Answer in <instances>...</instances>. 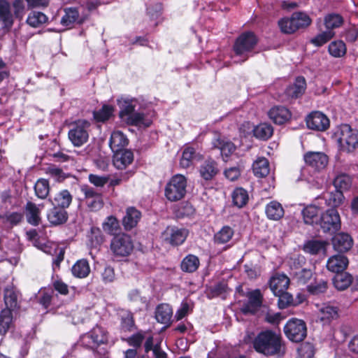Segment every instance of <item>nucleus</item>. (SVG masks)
Here are the masks:
<instances>
[{"label": "nucleus", "mask_w": 358, "mask_h": 358, "mask_svg": "<svg viewBox=\"0 0 358 358\" xmlns=\"http://www.w3.org/2000/svg\"><path fill=\"white\" fill-rule=\"evenodd\" d=\"M117 102L120 109L118 116L122 121L135 111L136 106L132 99L122 98L117 99Z\"/></svg>", "instance_id": "obj_39"}, {"label": "nucleus", "mask_w": 358, "mask_h": 358, "mask_svg": "<svg viewBox=\"0 0 358 358\" xmlns=\"http://www.w3.org/2000/svg\"><path fill=\"white\" fill-rule=\"evenodd\" d=\"M284 332L289 340L299 343L307 335L306 324L304 321L296 318L290 319L284 327Z\"/></svg>", "instance_id": "obj_10"}, {"label": "nucleus", "mask_w": 358, "mask_h": 358, "mask_svg": "<svg viewBox=\"0 0 358 358\" xmlns=\"http://www.w3.org/2000/svg\"><path fill=\"white\" fill-rule=\"evenodd\" d=\"M276 297H278V306L279 308L284 309L289 306L293 301L292 296L287 292V291L282 292V293H279V294H274Z\"/></svg>", "instance_id": "obj_63"}, {"label": "nucleus", "mask_w": 358, "mask_h": 358, "mask_svg": "<svg viewBox=\"0 0 358 358\" xmlns=\"http://www.w3.org/2000/svg\"><path fill=\"white\" fill-rule=\"evenodd\" d=\"M306 164L317 171L324 169L328 164V157L321 152H308L303 156Z\"/></svg>", "instance_id": "obj_19"}, {"label": "nucleus", "mask_w": 358, "mask_h": 358, "mask_svg": "<svg viewBox=\"0 0 358 358\" xmlns=\"http://www.w3.org/2000/svg\"><path fill=\"white\" fill-rule=\"evenodd\" d=\"M218 172L217 163L211 158L205 160L199 167L201 177L207 181L212 180Z\"/></svg>", "instance_id": "obj_25"}, {"label": "nucleus", "mask_w": 358, "mask_h": 358, "mask_svg": "<svg viewBox=\"0 0 358 358\" xmlns=\"http://www.w3.org/2000/svg\"><path fill=\"white\" fill-rule=\"evenodd\" d=\"M145 114L142 112H133L131 115L126 117L123 122L129 126L138 127L143 124L145 127H150L151 122H144Z\"/></svg>", "instance_id": "obj_48"}, {"label": "nucleus", "mask_w": 358, "mask_h": 358, "mask_svg": "<svg viewBox=\"0 0 358 358\" xmlns=\"http://www.w3.org/2000/svg\"><path fill=\"white\" fill-rule=\"evenodd\" d=\"M233 205L242 208L245 207L249 201V194L246 189L241 187H236L231 194Z\"/></svg>", "instance_id": "obj_34"}, {"label": "nucleus", "mask_w": 358, "mask_h": 358, "mask_svg": "<svg viewBox=\"0 0 358 358\" xmlns=\"http://www.w3.org/2000/svg\"><path fill=\"white\" fill-rule=\"evenodd\" d=\"M195 208L189 201L181 202L175 213L178 217L183 218L185 217H190L195 213Z\"/></svg>", "instance_id": "obj_55"}, {"label": "nucleus", "mask_w": 358, "mask_h": 358, "mask_svg": "<svg viewBox=\"0 0 358 358\" xmlns=\"http://www.w3.org/2000/svg\"><path fill=\"white\" fill-rule=\"evenodd\" d=\"M252 171L257 178H262L268 175V160L265 157H258L252 164Z\"/></svg>", "instance_id": "obj_40"}, {"label": "nucleus", "mask_w": 358, "mask_h": 358, "mask_svg": "<svg viewBox=\"0 0 358 358\" xmlns=\"http://www.w3.org/2000/svg\"><path fill=\"white\" fill-rule=\"evenodd\" d=\"M27 222L32 226H38L41 222V210L36 203L27 201L24 207Z\"/></svg>", "instance_id": "obj_29"}, {"label": "nucleus", "mask_w": 358, "mask_h": 358, "mask_svg": "<svg viewBox=\"0 0 358 358\" xmlns=\"http://www.w3.org/2000/svg\"><path fill=\"white\" fill-rule=\"evenodd\" d=\"M327 282L324 280H317L307 287L308 292L313 295H319L327 292Z\"/></svg>", "instance_id": "obj_57"}, {"label": "nucleus", "mask_w": 358, "mask_h": 358, "mask_svg": "<svg viewBox=\"0 0 358 358\" xmlns=\"http://www.w3.org/2000/svg\"><path fill=\"white\" fill-rule=\"evenodd\" d=\"M289 278L285 274H276L270 279V289L273 294H279L287 289Z\"/></svg>", "instance_id": "obj_28"}, {"label": "nucleus", "mask_w": 358, "mask_h": 358, "mask_svg": "<svg viewBox=\"0 0 358 358\" xmlns=\"http://www.w3.org/2000/svg\"><path fill=\"white\" fill-rule=\"evenodd\" d=\"M325 233L334 234L341 228L340 215L336 208H330L322 214L318 222Z\"/></svg>", "instance_id": "obj_13"}, {"label": "nucleus", "mask_w": 358, "mask_h": 358, "mask_svg": "<svg viewBox=\"0 0 358 358\" xmlns=\"http://www.w3.org/2000/svg\"><path fill=\"white\" fill-rule=\"evenodd\" d=\"M199 266V257L194 255L189 254L182 259L180 263V269L183 272L192 273L197 271Z\"/></svg>", "instance_id": "obj_35"}, {"label": "nucleus", "mask_w": 358, "mask_h": 358, "mask_svg": "<svg viewBox=\"0 0 358 358\" xmlns=\"http://www.w3.org/2000/svg\"><path fill=\"white\" fill-rule=\"evenodd\" d=\"M335 36V32L332 30H325L317 35H316L314 38L310 39V43L317 47L322 46L324 44L327 43L329 41H330Z\"/></svg>", "instance_id": "obj_54"}, {"label": "nucleus", "mask_w": 358, "mask_h": 358, "mask_svg": "<svg viewBox=\"0 0 358 358\" xmlns=\"http://www.w3.org/2000/svg\"><path fill=\"white\" fill-rule=\"evenodd\" d=\"M213 148L220 150L221 156L224 162H227L230 156L235 152L236 147L231 141L222 138L220 134L212 141Z\"/></svg>", "instance_id": "obj_18"}, {"label": "nucleus", "mask_w": 358, "mask_h": 358, "mask_svg": "<svg viewBox=\"0 0 358 358\" xmlns=\"http://www.w3.org/2000/svg\"><path fill=\"white\" fill-rule=\"evenodd\" d=\"M103 230L108 234H115L120 229V222L113 215L108 216L102 223Z\"/></svg>", "instance_id": "obj_50"}, {"label": "nucleus", "mask_w": 358, "mask_h": 358, "mask_svg": "<svg viewBox=\"0 0 358 358\" xmlns=\"http://www.w3.org/2000/svg\"><path fill=\"white\" fill-rule=\"evenodd\" d=\"M285 214L282 205L277 201L270 202V220H279Z\"/></svg>", "instance_id": "obj_59"}, {"label": "nucleus", "mask_w": 358, "mask_h": 358, "mask_svg": "<svg viewBox=\"0 0 358 358\" xmlns=\"http://www.w3.org/2000/svg\"><path fill=\"white\" fill-rule=\"evenodd\" d=\"M233 235V229L229 226H224L215 234L214 240L217 244H224L229 241Z\"/></svg>", "instance_id": "obj_53"}, {"label": "nucleus", "mask_w": 358, "mask_h": 358, "mask_svg": "<svg viewBox=\"0 0 358 358\" xmlns=\"http://www.w3.org/2000/svg\"><path fill=\"white\" fill-rule=\"evenodd\" d=\"M120 322L119 329L121 333H130L137 329L134 313L127 309H120L117 313Z\"/></svg>", "instance_id": "obj_17"}, {"label": "nucleus", "mask_w": 358, "mask_h": 358, "mask_svg": "<svg viewBox=\"0 0 358 358\" xmlns=\"http://www.w3.org/2000/svg\"><path fill=\"white\" fill-rule=\"evenodd\" d=\"M28 3L29 0H25ZM25 14V4L23 0H13L12 4L7 0H0V22L1 29L9 32L15 22V19L22 20Z\"/></svg>", "instance_id": "obj_1"}, {"label": "nucleus", "mask_w": 358, "mask_h": 358, "mask_svg": "<svg viewBox=\"0 0 358 358\" xmlns=\"http://www.w3.org/2000/svg\"><path fill=\"white\" fill-rule=\"evenodd\" d=\"M248 301L241 308V312L245 315H255L263 306L264 296L259 289H255L246 293Z\"/></svg>", "instance_id": "obj_12"}, {"label": "nucleus", "mask_w": 358, "mask_h": 358, "mask_svg": "<svg viewBox=\"0 0 358 358\" xmlns=\"http://www.w3.org/2000/svg\"><path fill=\"white\" fill-rule=\"evenodd\" d=\"M352 185L351 178L347 174H340L334 180V185L336 190L346 191L350 189Z\"/></svg>", "instance_id": "obj_52"}, {"label": "nucleus", "mask_w": 358, "mask_h": 358, "mask_svg": "<svg viewBox=\"0 0 358 358\" xmlns=\"http://www.w3.org/2000/svg\"><path fill=\"white\" fill-rule=\"evenodd\" d=\"M88 179L90 182L95 187H103L108 182L109 177L90 173L88 176Z\"/></svg>", "instance_id": "obj_64"}, {"label": "nucleus", "mask_w": 358, "mask_h": 358, "mask_svg": "<svg viewBox=\"0 0 358 358\" xmlns=\"http://www.w3.org/2000/svg\"><path fill=\"white\" fill-rule=\"evenodd\" d=\"M286 350V343L282 338L280 329H270V357L282 358Z\"/></svg>", "instance_id": "obj_15"}, {"label": "nucleus", "mask_w": 358, "mask_h": 358, "mask_svg": "<svg viewBox=\"0 0 358 358\" xmlns=\"http://www.w3.org/2000/svg\"><path fill=\"white\" fill-rule=\"evenodd\" d=\"M113 106L104 104L99 110L94 111L93 117L98 122H105L113 116Z\"/></svg>", "instance_id": "obj_46"}, {"label": "nucleus", "mask_w": 358, "mask_h": 358, "mask_svg": "<svg viewBox=\"0 0 358 358\" xmlns=\"http://www.w3.org/2000/svg\"><path fill=\"white\" fill-rule=\"evenodd\" d=\"M290 117V112L285 106H278L270 109V120L276 124H284Z\"/></svg>", "instance_id": "obj_30"}, {"label": "nucleus", "mask_w": 358, "mask_h": 358, "mask_svg": "<svg viewBox=\"0 0 358 358\" xmlns=\"http://www.w3.org/2000/svg\"><path fill=\"white\" fill-rule=\"evenodd\" d=\"M195 156V150L192 147L186 148L182 155L180 165L182 167L187 168L191 166L192 160Z\"/></svg>", "instance_id": "obj_61"}, {"label": "nucleus", "mask_w": 358, "mask_h": 358, "mask_svg": "<svg viewBox=\"0 0 358 358\" xmlns=\"http://www.w3.org/2000/svg\"><path fill=\"white\" fill-rule=\"evenodd\" d=\"M145 339V334L143 331H138L135 334L127 338H122V341L126 342L129 346L133 347L134 349H138L141 347L143 342Z\"/></svg>", "instance_id": "obj_56"}, {"label": "nucleus", "mask_w": 358, "mask_h": 358, "mask_svg": "<svg viewBox=\"0 0 358 358\" xmlns=\"http://www.w3.org/2000/svg\"><path fill=\"white\" fill-rule=\"evenodd\" d=\"M134 248L132 238L126 233L115 234L110 241V250L113 256L119 261L128 257Z\"/></svg>", "instance_id": "obj_4"}, {"label": "nucleus", "mask_w": 358, "mask_h": 358, "mask_svg": "<svg viewBox=\"0 0 358 358\" xmlns=\"http://www.w3.org/2000/svg\"><path fill=\"white\" fill-rule=\"evenodd\" d=\"M321 214V210L315 206H308L302 210L304 222L313 225L318 224Z\"/></svg>", "instance_id": "obj_36"}, {"label": "nucleus", "mask_w": 358, "mask_h": 358, "mask_svg": "<svg viewBox=\"0 0 358 358\" xmlns=\"http://www.w3.org/2000/svg\"><path fill=\"white\" fill-rule=\"evenodd\" d=\"M338 317V308L329 303H324L320 308L319 318L324 324H329Z\"/></svg>", "instance_id": "obj_31"}, {"label": "nucleus", "mask_w": 358, "mask_h": 358, "mask_svg": "<svg viewBox=\"0 0 358 358\" xmlns=\"http://www.w3.org/2000/svg\"><path fill=\"white\" fill-rule=\"evenodd\" d=\"M352 276L346 272L336 273L333 278V284L336 289L342 291L346 289L352 283Z\"/></svg>", "instance_id": "obj_42"}, {"label": "nucleus", "mask_w": 358, "mask_h": 358, "mask_svg": "<svg viewBox=\"0 0 358 358\" xmlns=\"http://www.w3.org/2000/svg\"><path fill=\"white\" fill-rule=\"evenodd\" d=\"M327 245V243L324 241L310 240L304 243L303 250L306 253L315 255L320 252H324L326 251Z\"/></svg>", "instance_id": "obj_37"}, {"label": "nucleus", "mask_w": 358, "mask_h": 358, "mask_svg": "<svg viewBox=\"0 0 358 358\" xmlns=\"http://www.w3.org/2000/svg\"><path fill=\"white\" fill-rule=\"evenodd\" d=\"M243 342L252 347L256 352L268 356V329L260 331L255 336L253 332L248 331L243 338Z\"/></svg>", "instance_id": "obj_9"}, {"label": "nucleus", "mask_w": 358, "mask_h": 358, "mask_svg": "<svg viewBox=\"0 0 358 358\" xmlns=\"http://www.w3.org/2000/svg\"><path fill=\"white\" fill-rule=\"evenodd\" d=\"M187 178L181 175L173 176L166 183L164 188V196L171 202L182 199L187 193Z\"/></svg>", "instance_id": "obj_7"}, {"label": "nucleus", "mask_w": 358, "mask_h": 358, "mask_svg": "<svg viewBox=\"0 0 358 358\" xmlns=\"http://www.w3.org/2000/svg\"><path fill=\"white\" fill-rule=\"evenodd\" d=\"M172 315V308L168 303H161L156 308L155 318L157 321L161 324H170Z\"/></svg>", "instance_id": "obj_32"}, {"label": "nucleus", "mask_w": 358, "mask_h": 358, "mask_svg": "<svg viewBox=\"0 0 358 358\" xmlns=\"http://www.w3.org/2000/svg\"><path fill=\"white\" fill-rule=\"evenodd\" d=\"M48 17L45 14L40 11H31L28 15L27 23L31 27L37 28L46 23Z\"/></svg>", "instance_id": "obj_44"}, {"label": "nucleus", "mask_w": 358, "mask_h": 358, "mask_svg": "<svg viewBox=\"0 0 358 358\" xmlns=\"http://www.w3.org/2000/svg\"><path fill=\"white\" fill-rule=\"evenodd\" d=\"M3 299L6 305L4 309H9L13 313L19 308L17 305V296L14 289L10 288L5 289Z\"/></svg>", "instance_id": "obj_45"}, {"label": "nucleus", "mask_w": 358, "mask_h": 358, "mask_svg": "<svg viewBox=\"0 0 358 358\" xmlns=\"http://www.w3.org/2000/svg\"><path fill=\"white\" fill-rule=\"evenodd\" d=\"M72 275L78 278H85L90 273L89 262L85 259L78 260L71 268Z\"/></svg>", "instance_id": "obj_38"}, {"label": "nucleus", "mask_w": 358, "mask_h": 358, "mask_svg": "<svg viewBox=\"0 0 358 358\" xmlns=\"http://www.w3.org/2000/svg\"><path fill=\"white\" fill-rule=\"evenodd\" d=\"M52 205L66 209L71 205L73 196L68 189H62L55 194L53 199H49Z\"/></svg>", "instance_id": "obj_33"}, {"label": "nucleus", "mask_w": 358, "mask_h": 358, "mask_svg": "<svg viewBox=\"0 0 358 358\" xmlns=\"http://www.w3.org/2000/svg\"><path fill=\"white\" fill-rule=\"evenodd\" d=\"M337 141L342 152H353L358 147V130L348 124H342L336 133Z\"/></svg>", "instance_id": "obj_6"}, {"label": "nucleus", "mask_w": 358, "mask_h": 358, "mask_svg": "<svg viewBox=\"0 0 358 358\" xmlns=\"http://www.w3.org/2000/svg\"><path fill=\"white\" fill-rule=\"evenodd\" d=\"M348 264V259L345 255H335L328 259L326 266L329 271L336 274L343 272Z\"/></svg>", "instance_id": "obj_23"}, {"label": "nucleus", "mask_w": 358, "mask_h": 358, "mask_svg": "<svg viewBox=\"0 0 358 358\" xmlns=\"http://www.w3.org/2000/svg\"><path fill=\"white\" fill-rule=\"evenodd\" d=\"M306 124L310 129L324 131L329 127V120L324 113L315 111L306 117Z\"/></svg>", "instance_id": "obj_16"}, {"label": "nucleus", "mask_w": 358, "mask_h": 358, "mask_svg": "<svg viewBox=\"0 0 358 358\" xmlns=\"http://www.w3.org/2000/svg\"><path fill=\"white\" fill-rule=\"evenodd\" d=\"M52 206V208L49 209L47 213V218L50 224L59 226L66 223L69 218L66 209L58 206Z\"/></svg>", "instance_id": "obj_20"}, {"label": "nucleus", "mask_w": 358, "mask_h": 358, "mask_svg": "<svg viewBox=\"0 0 358 358\" xmlns=\"http://www.w3.org/2000/svg\"><path fill=\"white\" fill-rule=\"evenodd\" d=\"M50 184L48 179L39 178L34 185L35 194L41 199L47 198L50 192Z\"/></svg>", "instance_id": "obj_47"}, {"label": "nucleus", "mask_w": 358, "mask_h": 358, "mask_svg": "<svg viewBox=\"0 0 358 358\" xmlns=\"http://www.w3.org/2000/svg\"><path fill=\"white\" fill-rule=\"evenodd\" d=\"M258 43L257 35L252 31L242 32L235 40L232 50L234 56L238 57L236 63L242 64L247 61Z\"/></svg>", "instance_id": "obj_2"}, {"label": "nucleus", "mask_w": 358, "mask_h": 358, "mask_svg": "<svg viewBox=\"0 0 358 358\" xmlns=\"http://www.w3.org/2000/svg\"><path fill=\"white\" fill-rule=\"evenodd\" d=\"M134 161V154L128 149L113 152V165L120 170L125 169Z\"/></svg>", "instance_id": "obj_22"}, {"label": "nucleus", "mask_w": 358, "mask_h": 358, "mask_svg": "<svg viewBox=\"0 0 358 358\" xmlns=\"http://www.w3.org/2000/svg\"><path fill=\"white\" fill-rule=\"evenodd\" d=\"M80 342L85 348L92 350L94 354L99 353V347L108 343V332L102 327L96 325L81 336Z\"/></svg>", "instance_id": "obj_5"}, {"label": "nucleus", "mask_w": 358, "mask_h": 358, "mask_svg": "<svg viewBox=\"0 0 358 358\" xmlns=\"http://www.w3.org/2000/svg\"><path fill=\"white\" fill-rule=\"evenodd\" d=\"M344 24V18L338 13H331L324 17V24L327 30L339 28Z\"/></svg>", "instance_id": "obj_41"}, {"label": "nucleus", "mask_w": 358, "mask_h": 358, "mask_svg": "<svg viewBox=\"0 0 358 358\" xmlns=\"http://www.w3.org/2000/svg\"><path fill=\"white\" fill-rule=\"evenodd\" d=\"M13 315L9 309L0 312V336H5L13 325Z\"/></svg>", "instance_id": "obj_43"}, {"label": "nucleus", "mask_w": 358, "mask_h": 358, "mask_svg": "<svg viewBox=\"0 0 358 358\" xmlns=\"http://www.w3.org/2000/svg\"><path fill=\"white\" fill-rule=\"evenodd\" d=\"M108 144L114 152L125 149L129 144V139L122 131H114L110 135Z\"/></svg>", "instance_id": "obj_27"}, {"label": "nucleus", "mask_w": 358, "mask_h": 358, "mask_svg": "<svg viewBox=\"0 0 358 358\" xmlns=\"http://www.w3.org/2000/svg\"><path fill=\"white\" fill-rule=\"evenodd\" d=\"M344 199V196L343 192L340 190H335L334 192H330L327 194L326 201L327 204L332 207V208H336L339 206Z\"/></svg>", "instance_id": "obj_58"}, {"label": "nucleus", "mask_w": 358, "mask_h": 358, "mask_svg": "<svg viewBox=\"0 0 358 358\" xmlns=\"http://www.w3.org/2000/svg\"><path fill=\"white\" fill-rule=\"evenodd\" d=\"M90 122L85 119H79L71 124L68 138L75 147H81L88 141Z\"/></svg>", "instance_id": "obj_8"}, {"label": "nucleus", "mask_w": 358, "mask_h": 358, "mask_svg": "<svg viewBox=\"0 0 358 358\" xmlns=\"http://www.w3.org/2000/svg\"><path fill=\"white\" fill-rule=\"evenodd\" d=\"M65 14L62 17L61 24L65 27L72 26L79 17V11L76 8H66Z\"/></svg>", "instance_id": "obj_51"}, {"label": "nucleus", "mask_w": 358, "mask_h": 358, "mask_svg": "<svg viewBox=\"0 0 358 358\" xmlns=\"http://www.w3.org/2000/svg\"><path fill=\"white\" fill-rule=\"evenodd\" d=\"M306 90V81L304 77L298 76L293 84L289 85L286 90V94L292 99H297L301 96Z\"/></svg>", "instance_id": "obj_26"}, {"label": "nucleus", "mask_w": 358, "mask_h": 358, "mask_svg": "<svg viewBox=\"0 0 358 358\" xmlns=\"http://www.w3.org/2000/svg\"><path fill=\"white\" fill-rule=\"evenodd\" d=\"M80 192L83 194V201L90 211L96 212L104 205L103 195L88 185H82Z\"/></svg>", "instance_id": "obj_11"}, {"label": "nucleus", "mask_w": 358, "mask_h": 358, "mask_svg": "<svg viewBox=\"0 0 358 358\" xmlns=\"http://www.w3.org/2000/svg\"><path fill=\"white\" fill-rule=\"evenodd\" d=\"M312 23L310 16L305 12L298 11L289 17H284L278 21V26L282 32L292 34L300 29L308 27Z\"/></svg>", "instance_id": "obj_3"}, {"label": "nucleus", "mask_w": 358, "mask_h": 358, "mask_svg": "<svg viewBox=\"0 0 358 358\" xmlns=\"http://www.w3.org/2000/svg\"><path fill=\"white\" fill-rule=\"evenodd\" d=\"M227 284L223 282H219L209 289L208 298H215L222 296L227 291Z\"/></svg>", "instance_id": "obj_60"}, {"label": "nucleus", "mask_w": 358, "mask_h": 358, "mask_svg": "<svg viewBox=\"0 0 358 358\" xmlns=\"http://www.w3.org/2000/svg\"><path fill=\"white\" fill-rule=\"evenodd\" d=\"M329 54L334 57H342L346 54L345 43L341 40L332 41L328 48Z\"/></svg>", "instance_id": "obj_49"}, {"label": "nucleus", "mask_w": 358, "mask_h": 358, "mask_svg": "<svg viewBox=\"0 0 358 358\" xmlns=\"http://www.w3.org/2000/svg\"><path fill=\"white\" fill-rule=\"evenodd\" d=\"M189 231L185 228L168 226L162 233L164 240L173 247L182 245L188 237Z\"/></svg>", "instance_id": "obj_14"}, {"label": "nucleus", "mask_w": 358, "mask_h": 358, "mask_svg": "<svg viewBox=\"0 0 358 358\" xmlns=\"http://www.w3.org/2000/svg\"><path fill=\"white\" fill-rule=\"evenodd\" d=\"M297 352L298 358H312L315 354L314 347L310 343H302Z\"/></svg>", "instance_id": "obj_62"}, {"label": "nucleus", "mask_w": 358, "mask_h": 358, "mask_svg": "<svg viewBox=\"0 0 358 358\" xmlns=\"http://www.w3.org/2000/svg\"><path fill=\"white\" fill-rule=\"evenodd\" d=\"M332 244L335 250L345 252L352 247L353 240L349 234L340 233L333 238Z\"/></svg>", "instance_id": "obj_24"}, {"label": "nucleus", "mask_w": 358, "mask_h": 358, "mask_svg": "<svg viewBox=\"0 0 358 358\" xmlns=\"http://www.w3.org/2000/svg\"><path fill=\"white\" fill-rule=\"evenodd\" d=\"M141 212L134 206L126 209L125 215L122 218V225L125 231H131L136 227L141 219Z\"/></svg>", "instance_id": "obj_21"}]
</instances>
